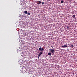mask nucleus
I'll return each instance as SVG.
<instances>
[{
	"mask_svg": "<svg viewBox=\"0 0 77 77\" xmlns=\"http://www.w3.org/2000/svg\"><path fill=\"white\" fill-rule=\"evenodd\" d=\"M42 53H43V52H42V51H41V52H40V53H39V54H38V58L39 57H40V56H41V54H42Z\"/></svg>",
	"mask_w": 77,
	"mask_h": 77,
	"instance_id": "1",
	"label": "nucleus"
},
{
	"mask_svg": "<svg viewBox=\"0 0 77 77\" xmlns=\"http://www.w3.org/2000/svg\"><path fill=\"white\" fill-rule=\"evenodd\" d=\"M37 3L38 4V5H40L41 3V2L38 1L37 2Z\"/></svg>",
	"mask_w": 77,
	"mask_h": 77,
	"instance_id": "2",
	"label": "nucleus"
},
{
	"mask_svg": "<svg viewBox=\"0 0 77 77\" xmlns=\"http://www.w3.org/2000/svg\"><path fill=\"white\" fill-rule=\"evenodd\" d=\"M50 51L52 53H54V49H51Z\"/></svg>",
	"mask_w": 77,
	"mask_h": 77,
	"instance_id": "3",
	"label": "nucleus"
},
{
	"mask_svg": "<svg viewBox=\"0 0 77 77\" xmlns=\"http://www.w3.org/2000/svg\"><path fill=\"white\" fill-rule=\"evenodd\" d=\"M62 47L63 48H68V46H67V45H65L64 46H62Z\"/></svg>",
	"mask_w": 77,
	"mask_h": 77,
	"instance_id": "4",
	"label": "nucleus"
},
{
	"mask_svg": "<svg viewBox=\"0 0 77 77\" xmlns=\"http://www.w3.org/2000/svg\"><path fill=\"white\" fill-rule=\"evenodd\" d=\"M38 50L39 51H42V49L41 48H39Z\"/></svg>",
	"mask_w": 77,
	"mask_h": 77,
	"instance_id": "5",
	"label": "nucleus"
},
{
	"mask_svg": "<svg viewBox=\"0 0 77 77\" xmlns=\"http://www.w3.org/2000/svg\"><path fill=\"white\" fill-rule=\"evenodd\" d=\"M48 54L49 56H51V54L50 52L48 53Z\"/></svg>",
	"mask_w": 77,
	"mask_h": 77,
	"instance_id": "6",
	"label": "nucleus"
},
{
	"mask_svg": "<svg viewBox=\"0 0 77 77\" xmlns=\"http://www.w3.org/2000/svg\"><path fill=\"white\" fill-rule=\"evenodd\" d=\"M72 17H73V18H75V15H73L72 16Z\"/></svg>",
	"mask_w": 77,
	"mask_h": 77,
	"instance_id": "7",
	"label": "nucleus"
},
{
	"mask_svg": "<svg viewBox=\"0 0 77 77\" xmlns=\"http://www.w3.org/2000/svg\"><path fill=\"white\" fill-rule=\"evenodd\" d=\"M24 13H25V14H27V11H24Z\"/></svg>",
	"mask_w": 77,
	"mask_h": 77,
	"instance_id": "8",
	"label": "nucleus"
},
{
	"mask_svg": "<svg viewBox=\"0 0 77 77\" xmlns=\"http://www.w3.org/2000/svg\"><path fill=\"white\" fill-rule=\"evenodd\" d=\"M27 15H30V13L29 12L27 13Z\"/></svg>",
	"mask_w": 77,
	"mask_h": 77,
	"instance_id": "9",
	"label": "nucleus"
},
{
	"mask_svg": "<svg viewBox=\"0 0 77 77\" xmlns=\"http://www.w3.org/2000/svg\"><path fill=\"white\" fill-rule=\"evenodd\" d=\"M44 50V48H42V51H43V50Z\"/></svg>",
	"mask_w": 77,
	"mask_h": 77,
	"instance_id": "10",
	"label": "nucleus"
},
{
	"mask_svg": "<svg viewBox=\"0 0 77 77\" xmlns=\"http://www.w3.org/2000/svg\"><path fill=\"white\" fill-rule=\"evenodd\" d=\"M63 2H63V1H61V3H63Z\"/></svg>",
	"mask_w": 77,
	"mask_h": 77,
	"instance_id": "11",
	"label": "nucleus"
},
{
	"mask_svg": "<svg viewBox=\"0 0 77 77\" xmlns=\"http://www.w3.org/2000/svg\"><path fill=\"white\" fill-rule=\"evenodd\" d=\"M66 28H67V29H69V26H66Z\"/></svg>",
	"mask_w": 77,
	"mask_h": 77,
	"instance_id": "12",
	"label": "nucleus"
},
{
	"mask_svg": "<svg viewBox=\"0 0 77 77\" xmlns=\"http://www.w3.org/2000/svg\"><path fill=\"white\" fill-rule=\"evenodd\" d=\"M71 45V47H73L74 46V45Z\"/></svg>",
	"mask_w": 77,
	"mask_h": 77,
	"instance_id": "13",
	"label": "nucleus"
},
{
	"mask_svg": "<svg viewBox=\"0 0 77 77\" xmlns=\"http://www.w3.org/2000/svg\"><path fill=\"white\" fill-rule=\"evenodd\" d=\"M23 2H25V3H26V1H23Z\"/></svg>",
	"mask_w": 77,
	"mask_h": 77,
	"instance_id": "14",
	"label": "nucleus"
},
{
	"mask_svg": "<svg viewBox=\"0 0 77 77\" xmlns=\"http://www.w3.org/2000/svg\"><path fill=\"white\" fill-rule=\"evenodd\" d=\"M44 4V2H42V5H43Z\"/></svg>",
	"mask_w": 77,
	"mask_h": 77,
	"instance_id": "15",
	"label": "nucleus"
},
{
	"mask_svg": "<svg viewBox=\"0 0 77 77\" xmlns=\"http://www.w3.org/2000/svg\"><path fill=\"white\" fill-rule=\"evenodd\" d=\"M24 17H26V16H24Z\"/></svg>",
	"mask_w": 77,
	"mask_h": 77,
	"instance_id": "16",
	"label": "nucleus"
},
{
	"mask_svg": "<svg viewBox=\"0 0 77 77\" xmlns=\"http://www.w3.org/2000/svg\"><path fill=\"white\" fill-rule=\"evenodd\" d=\"M26 72V71H24V72Z\"/></svg>",
	"mask_w": 77,
	"mask_h": 77,
	"instance_id": "17",
	"label": "nucleus"
},
{
	"mask_svg": "<svg viewBox=\"0 0 77 77\" xmlns=\"http://www.w3.org/2000/svg\"><path fill=\"white\" fill-rule=\"evenodd\" d=\"M70 47H71V46H70Z\"/></svg>",
	"mask_w": 77,
	"mask_h": 77,
	"instance_id": "18",
	"label": "nucleus"
}]
</instances>
